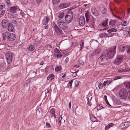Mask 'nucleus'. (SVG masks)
Listing matches in <instances>:
<instances>
[{
    "label": "nucleus",
    "mask_w": 130,
    "mask_h": 130,
    "mask_svg": "<svg viewBox=\"0 0 130 130\" xmlns=\"http://www.w3.org/2000/svg\"><path fill=\"white\" fill-rule=\"evenodd\" d=\"M86 21L87 23H88L89 21H90V23L92 25L91 27L92 28H94L95 25V19L93 18L91 19L90 18V15L89 14V13L88 12L86 13L85 14Z\"/></svg>",
    "instance_id": "f257e3e1"
},
{
    "label": "nucleus",
    "mask_w": 130,
    "mask_h": 130,
    "mask_svg": "<svg viewBox=\"0 0 130 130\" xmlns=\"http://www.w3.org/2000/svg\"><path fill=\"white\" fill-rule=\"evenodd\" d=\"M116 46H114L110 48L107 53V56L108 58H111L113 57L116 54Z\"/></svg>",
    "instance_id": "f03ea898"
},
{
    "label": "nucleus",
    "mask_w": 130,
    "mask_h": 130,
    "mask_svg": "<svg viewBox=\"0 0 130 130\" xmlns=\"http://www.w3.org/2000/svg\"><path fill=\"white\" fill-rule=\"evenodd\" d=\"M73 16V12L71 10L69 11L65 16V21L67 23H70L72 20Z\"/></svg>",
    "instance_id": "7ed1b4c3"
},
{
    "label": "nucleus",
    "mask_w": 130,
    "mask_h": 130,
    "mask_svg": "<svg viewBox=\"0 0 130 130\" xmlns=\"http://www.w3.org/2000/svg\"><path fill=\"white\" fill-rule=\"evenodd\" d=\"M119 95L121 99H125L128 96V92L125 89L122 88L119 90Z\"/></svg>",
    "instance_id": "20e7f679"
},
{
    "label": "nucleus",
    "mask_w": 130,
    "mask_h": 130,
    "mask_svg": "<svg viewBox=\"0 0 130 130\" xmlns=\"http://www.w3.org/2000/svg\"><path fill=\"white\" fill-rule=\"evenodd\" d=\"M57 23L59 27L63 30L66 29L67 28L66 23L62 20H58L57 21Z\"/></svg>",
    "instance_id": "39448f33"
},
{
    "label": "nucleus",
    "mask_w": 130,
    "mask_h": 130,
    "mask_svg": "<svg viewBox=\"0 0 130 130\" xmlns=\"http://www.w3.org/2000/svg\"><path fill=\"white\" fill-rule=\"evenodd\" d=\"M123 58L122 56L118 55L116 57L114 61V63L117 65H119L123 61Z\"/></svg>",
    "instance_id": "423d86ee"
},
{
    "label": "nucleus",
    "mask_w": 130,
    "mask_h": 130,
    "mask_svg": "<svg viewBox=\"0 0 130 130\" xmlns=\"http://www.w3.org/2000/svg\"><path fill=\"white\" fill-rule=\"evenodd\" d=\"M6 61L8 64H10L12 60V54L11 52H8L5 54Z\"/></svg>",
    "instance_id": "0eeeda50"
},
{
    "label": "nucleus",
    "mask_w": 130,
    "mask_h": 130,
    "mask_svg": "<svg viewBox=\"0 0 130 130\" xmlns=\"http://www.w3.org/2000/svg\"><path fill=\"white\" fill-rule=\"evenodd\" d=\"M107 57L106 56V54H102L99 57L98 59L99 61L100 62L99 64L101 65L103 64L102 63H101V62H105L107 60Z\"/></svg>",
    "instance_id": "6e6552de"
},
{
    "label": "nucleus",
    "mask_w": 130,
    "mask_h": 130,
    "mask_svg": "<svg viewBox=\"0 0 130 130\" xmlns=\"http://www.w3.org/2000/svg\"><path fill=\"white\" fill-rule=\"evenodd\" d=\"M10 33L8 32H6L3 34V39L7 41H10Z\"/></svg>",
    "instance_id": "1a4fd4ad"
},
{
    "label": "nucleus",
    "mask_w": 130,
    "mask_h": 130,
    "mask_svg": "<svg viewBox=\"0 0 130 130\" xmlns=\"http://www.w3.org/2000/svg\"><path fill=\"white\" fill-rule=\"evenodd\" d=\"M54 29L56 33L58 35H60L62 34V30L60 28H59L56 25H54Z\"/></svg>",
    "instance_id": "9d476101"
},
{
    "label": "nucleus",
    "mask_w": 130,
    "mask_h": 130,
    "mask_svg": "<svg viewBox=\"0 0 130 130\" xmlns=\"http://www.w3.org/2000/svg\"><path fill=\"white\" fill-rule=\"evenodd\" d=\"M107 31L109 33L108 34H107L108 37H111L114 35V34L113 32H116L117 30L116 29L112 28L111 29L108 30Z\"/></svg>",
    "instance_id": "9b49d317"
},
{
    "label": "nucleus",
    "mask_w": 130,
    "mask_h": 130,
    "mask_svg": "<svg viewBox=\"0 0 130 130\" xmlns=\"http://www.w3.org/2000/svg\"><path fill=\"white\" fill-rule=\"evenodd\" d=\"M85 23V20L84 16H81L79 19V23L80 25H83Z\"/></svg>",
    "instance_id": "f8f14e48"
},
{
    "label": "nucleus",
    "mask_w": 130,
    "mask_h": 130,
    "mask_svg": "<svg viewBox=\"0 0 130 130\" xmlns=\"http://www.w3.org/2000/svg\"><path fill=\"white\" fill-rule=\"evenodd\" d=\"M127 45L123 44L120 45L119 46V49L121 52H124L126 49Z\"/></svg>",
    "instance_id": "ddd939ff"
},
{
    "label": "nucleus",
    "mask_w": 130,
    "mask_h": 130,
    "mask_svg": "<svg viewBox=\"0 0 130 130\" xmlns=\"http://www.w3.org/2000/svg\"><path fill=\"white\" fill-rule=\"evenodd\" d=\"M9 23L7 21L5 20H3L2 22V26L4 28H6Z\"/></svg>",
    "instance_id": "4468645a"
},
{
    "label": "nucleus",
    "mask_w": 130,
    "mask_h": 130,
    "mask_svg": "<svg viewBox=\"0 0 130 130\" xmlns=\"http://www.w3.org/2000/svg\"><path fill=\"white\" fill-rule=\"evenodd\" d=\"M17 8L16 6H13L10 8L9 11L13 13H15L17 12Z\"/></svg>",
    "instance_id": "2eb2a0df"
},
{
    "label": "nucleus",
    "mask_w": 130,
    "mask_h": 130,
    "mask_svg": "<svg viewBox=\"0 0 130 130\" xmlns=\"http://www.w3.org/2000/svg\"><path fill=\"white\" fill-rule=\"evenodd\" d=\"M50 20V19L48 17H45L43 19L42 21V24L44 25H45L47 24L49 21Z\"/></svg>",
    "instance_id": "dca6fc26"
},
{
    "label": "nucleus",
    "mask_w": 130,
    "mask_h": 130,
    "mask_svg": "<svg viewBox=\"0 0 130 130\" xmlns=\"http://www.w3.org/2000/svg\"><path fill=\"white\" fill-rule=\"evenodd\" d=\"M8 30L9 31L12 32L14 30V28L12 24H9L8 27Z\"/></svg>",
    "instance_id": "f3484780"
},
{
    "label": "nucleus",
    "mask_w": 130,
    "mask_h": 130,
    "mask_svg": "<svg viewBox=\"0 0 130 130\" xmlns=\"http://www.w3.org/2000/svg\"><path fill=\"white\" fill-rule=\"evenodd\" d=\"M50 113L51 114V117H54V119L56 118V116L55 112V109L54 108H52L50 111Z\"/></svg>",
    "instance_id": "a211bd4d"
},
{
    "label": "nucleus",
    "mask_w": 130,
    "mask_h": 130,
    "mask_svg": "<svg viewBox=\"0 0 130 130\" xmlns=\"http://www.w3.org/2000/svg\"><path fill=\"white\" fill-rule=\"evenodd\" d=\"M113 103L114 104L118 105L120 104L121 102L119 99L117 98H115L113 100Z\"/></svg>",
    "instance_id": "6ab92c4d"
},
{
    "label": "nucleus",
    "mask_w": 130,
    "mask_h": 130,
    "mask_svg": "<svg viewBox=\"0 0 130 130\" xmlns=\"http://www.w3.org/2000/svg\"><path fill=\"white\" fill-rule=\"evenodd\" d=\"M68 4L66 3L61 4L59 6V7L60 9H62L68 7L69 6Z\"/></svg>",
    "instance_id": "aec40b11"
},
{
    "label": "nucleus",
    "mask_w": 130,
    "mask_h": 130,
    "mask_svg": "<svg viewBox=\"0 0 130 130\" xmlns=\"http://www.w3.org/2000/svg\"><path fill=\"white\" fill-rule=\"evenodd\" d=\"M10 41H12L14 40L16 38L15 35L14 34L10 33Z\"/></svg>",
    "instance_id": "412c9836"
},
{
    "label": "nucleus",
    "mask_w": 130,
    "mask_h": 130,
    "mask_svg": "<svg viewBox=\"0 0 130 130\" xmlns=\"http://www.w3.org/2000/svg\"><path fill=\"white\" fill-rule=\"evenodd\" d=\"M124 84L125 87L127 89H130V82L126 81L124 83Z\"/></svg>",
    "instance_id": "4be33fe9"
},
{
    "label": "nucleus",
    "mask_w": 130,
    "mask_h": 130,
    "mask_svg": "<svg viewBox=\"0 0 130 130\" xmlns=\"http://www.w3.org/2000/svg\"><path fill=\"white\" fill-rule=\"evenodd\" d=\"M35 48V46L32 45H30L27 48V49L29 50L30 51H32Z\"/></svg>",
    "instance_id": "5701e85b"
},
{
    "label": "nucleus",
    "mask_w": 130,
    "mask_h": 130,
    "mask_svg": "<svg viewBox=\"0 0 130 130\" xmlns=\"http://www.w3.org/2000/svg\"><path fill=\"white\" fill-rule=\"evenodd\" d=\"M117 22L116 20H111L110 21L109 24L112 26H114L116 24Z\"/></svg>",
    "instance_id": "b1692460"
},
{
    "label": "nucleus",
    "mask_w": 130,
    "mask_h": 130,
    "mask_svg": "<svg viewBox=\"0 0 130 130\" xmlns=\"http://www.w3.org/2000/svg\"><path fill=\"white\" fill-rule=\"evenodd\" d=\"M130 125L129 123L128 122H126L124 123L123 124V128L125 129L128 127Z\"/></svg>",
    "instance_id": "393cba45"
},
{
    "label": "nucleus",
    "mask_w": 130,
    "mask_h": 130,
    "mask_svg": "<svg viewBox=\"0 0 130 130\" xmlns=\"http://www.w3.org/2000/svg\"><path fill=\"white\" fill-rule=\"evenodd\" d=\"M114 124L113 123H111L107 125L106 126L105 128V130H107L110 127L113 126Z\"/></svg>",
    "instance_id": "a878e982"
},
{
    "label": "nucleus",
    "mask_w": 130,
    "mask_h": 130,
    "mask_svg": "<svg viewBox=\"0 0 130 130\" xmlns=\"http://www.w3.org/2000/svg\"><path fill=\"white\" fill-rule=\"evenodd\" d=\"M91 11L93 14L95 16L98 15V14L97 11V10L93 9L91 10Z\"/></svg>",
    "instance_id": "bb28decb"
},
{
    "label": "nucleus",
    "mask_w": 130,
    "mask_h": 130,
    "mask_svg": "<svg viewBox=\"0 0 130 130\" xmlns=\"http://www.w3.org/2000/svg\"><path fill=\"white\" fill-rule=\"evenodd\" d=\"M54 76L53 74H52L51 75H49L48 77H47V80H49L51 79V80L52 81L54 78Z\"/></svg>",
    "instance_id": "cd10ccee"
},
{
    "label": "nucleus",
    "mask_w": 130,
    "mask_h": 130,
    "mask_svg": "<svg viewBox=\"0 0 130 130\" xmlns=\"http://www.w3.org/2000/svg\"><path fill=\"white\" fill-rule=\"evenodd\" d=\"M99 36L101 38H103V37H108V35L105 33H101L99 35Z\"/></svg>",
    "instance_id": "c85d7f7f"
},
{
    "label": "nucleus",
    "mask_w": 130,
    "mask_h": 130,
    "mask_svg": "<svg viewBox=\"0 0 130 130\" xmlns=\"http://www.w3.org/2000/svg\"><path fill=\"white\" fill-rule=\"evenodd\" d=\"M56 57L57 58H60L62 57L63 55L62 53L60 52L59 53L57 54H55Z\"/></svg>",
    "instance_id": "c756f323"
},
{
    "label": "nucleus",
    "mask_w": 130,
    "mask_h": 130,
    "mask_svg": "<svg viewBox=\"0 0 130 130\" xmlns=\"http://www.w3.org/2000/svg\"><path fill=\"white\" fill-rule=\"evenodd\" d=\"M99 89H103L104 87L102 83L100 82H99L98 83Z\"/></svg>",
    "instance_id": "7c9ffc66"
},
{
    "label": "nucleus",
    "mask_w": 130,
    "mask_h": 130,
    "mask_svg": "<svg viewBox=\"0 0 130 130\" xmlns=\"http://www.w3.org/2000/svg\"><path fill=\"white\" fill-rule=\"evenodd\" d=\"M102 13L104 14H106L107 13V9L105 8H103L101 9Z\"/></svg>",
    "instance_id": "2f4dec72"
},
{
    "label": "nucleus",
    "mask_w": 130,
    "mask_h": 130,
    "mask_svg": "<svg viewBox=\"0 0 130 130\" xmlns=\"http://www.w3.org/2000/svg\"><path fill=\"white\" fill-rule=\"evenodd\" d=\"M6 65L5 63L4 62L0 64V70L3 69L6 66Z\"/></svg>",
    "instance_id": "473e14b6"
},
{
    "label": "nucleus",
    "mask_w": 130,
    "mask_h": 130,
    "mask_svg": "<svg viewBox=\"0 0 130 130\" xmlns=\"http://www.w3.org/2000/svg\"><path fill=\"white\" fill-rule=\"evenodd\" d=\"M126 50L127 51V53L130 55V46L129 45H127Z\"/></svg>",
    "instance_id": "72a5a7b5"
},
{
    "label": "nucleus",
    "mask_w": 130,
    "mask_h": 130,
    "mask_svg": "<svg viewBox=\"0 0 130 130\" xmlns=\"http://www.w3.org/2000/svg\"><path fill=\"white\" fill-rule=\"evenodd\" d=\"M108 20V19H107L106 21L102 23V25L103 26H104L105 27L107 26V23Z\"/></svg>",
    "instance_id": "f704fd0d"
},
{
    "label": "nucleus",
    "mask_w": 130,
    "mask_h": 130,
    "mask_svg": "<svg viewBox=\"0 0 130 130\" xmlns=\"http://www.w3.org/2000/svg\"><path fill=\"white\" fill-rule=\"evenodd\" d=\"M103 108V106H102V105L101 104L98 105L97 107V109L99 110Z\"/></svg>",
    "instance_id": "c9c22d12"
},
{
    "label": "nucleus",
    "mask_w": 130,
    "mask_h": 130,
    "mask_svg": "<svg viewBox=\"0 0 130 130\" xmlns=\"http://www.w3.org/2000/svg\"><path fill=\"white\" fill-rule=\"evenodd\" d=\"M73 82V80H71L69 82V83L68 84V87L69 88H71V86L72 84V83Z\"/></svg>",
    "instance_id": "e433bc0d"
},
{
    "label": "nucleus",
    "mask_w": 130,
    "mask_h": 130,
    "mask_svg": "<svg viewBox=\"0 0 130 130\" xmlns=\"http://www.w3.org/2000/svg\"><path fill=\"white\" fill-rule=\"evenodd\" d=\"M64 16V14L63 13H60L58 17L59 19L62 18Z\"/></svg>",
    "instance_id": "4c0bfd02"
},
{
    "label": "nucleus",
    "mask_w": 130,
    "mask_h": 130,
    "mask_svg": "<svg viewBox=\"0 0 130 130\" xmlns=\"http://www.w3.org/2000/svg\"><path fill=\"white\" fill-rule=\"evenodd\" d=\"M60 0H52L53 3L54 5L57 4L60 2Z\"/></svg>",
    "instance_id": "58836bf2"
},
{
    "label": "nucleus",
    "mask_w": 130,
    "mask_h": 130,
    "mask_svg": "<svg viewBox=\"0 0 130 130\" xmlns=\"http://www.w3.org/2000/svg\"><path fill=\"white\" fill-rule=\"evenodd\" d=\"M61 69V68L60 66H57L55 68V70L56 71H59Z\"/></svg>",
    "instance_id": "ea45409f"
},
{
    "label": "nucleus",
    "mask_w": 130,
    "mask_h": 130,
    "mask_svg": "<svg viewBox=\"0 0 130 130\" xmlns=\"http://www.w3.org/2000/svg\"><path fill=\"white\" fill-rule=\"evenodd\" d=\"M54 52H55V54H57L59 53L60 52L57 49V48H56L54 49Z\"/></svg>",
    "instance_id": "a19ab883"
},
{
    "label": "nucleus",
    "mask_w": 130,
    "mask_h": 130,
    "mask_svg": "<svg viewBox=\"0 0 130 130\" xmlns=\"http://www.w3.org/2000/svg\"><path fill=\"white\" fill-rule=\"evenodd\" d=\"M101 51V50L100 49V47H98L97 49L96 50L94 51L96 54H99Z\"/></svg>",
    "instance_id": "79ce46f5"
},
{
    "label": "nucleus",
    "mask_w": 130,
    "mask_h": 130,
    "mask_svg": "<svg viewBox=\"0 0 130 130\" xmlns=\"http://www.w3.org/2000/svg\"><path fill=\"white\" fill-rule=\"evenodd\" d=\"M79 81L75 80V81L74 83L75 86V87H77L79 84Z\"/></svg>",
    "instance_id": "37998d69"
},
{
    "label": "nucleus",
    "mask_w": 130,
    "mask_h": 130,
    "mask_svg": "<svg viewBox=\"0 0 130 130\" xmlns=\"http://www.w3.org/2000/svg\"><path fill=\"white\" fill-rule=\"evenodd\" d=\"M19 15V17L21 18H22L23 16V11H21L20 12V14Z\"/></svg>",
    "instance_id": "c03bdc74"
},
{
    "label": "nucleus",
    "mask_w": 130,
    "mask_h": 130,
    "mask_svg": "<svg viewBox=\"0 0 130 130\" xmlns=\"http://www.w3.org/2000/svg\"><path fill=\"white\" fill-rule=\"evenodd\" d=\"M84 42H82V43L80 44V51L82 50L83 48V47L84 46Z\"/></svg>",
    "instance_id": "a18cd8bd"
},
{
    "label": "nucleus",
    "mask_w": 130,
    "mask_h": 130,
    "mask_svg": "<svg viewBox=\"0 0 130 130\" xmlns=\"http://www.w3.org/2000/svg\"><path fill=\"white\" fill-rule=\"evenodd\" d=\"M127 22L125 21H124L122 23V25L124 26H126L127 25Z\"/></svg>",
    "instance_id": "49530a36"
},
{
    "label": "nucleus",
    "mask_w": 130,
    "mask_h": 130,
    "mask_svg": "<svg viewBox=\"0 0 130 130\" xmlns=\"http://www.w3.org/2000/svg\"><path fill=\"white\" fill-rule=\"evenodd\" d=\"M5 12V11L4 10H3L2 11V12L0 14V17H1L3 15Z\"/></svg>",
    "instance_id": "de8ad7c7"
},
{
    "label": "nucleus",
    "mask_w": 130,
    "mask_h": 130,
    "mask_svg": "<svg viewBox=\"0 0 130 130\" xmlns=\"http://www.w3.org/2000/svg\"><path fill=\"white\" fill-rule=\"evenodd\" d=\"M106 81L107 82V84L108 86L112 82V81L111 80H106Z\"/></svg>",
    "instance_id": "09e8293b"
},
{
    "label": "nucleus",
    "mask_w": 130,
    "mask_h": 130,
    "mask_svg": "<svg viewBox=\"0 0 130 130\" xmlns=\"http://www.w3.org/2000/svg\"><path fill=\"white\" fill-rule=\"evenodd\" d=\"M5 7V5H0V10H2Z\"/></svg>",
    "instance_id": "8fccbe9b"
},
{
    "label": "nucleus",
    "mask_w": 130,
    "mask_h": 130,
    "mask_svg": "<svg viewBox=\"0 0 130 130\" xmlns=\"http://www.w3.org/2000/svg\"><path fill=\"white\" fill-rule=\"evenodd\" d=\"M73 76L75 77L77 76V73L76 72H74L72 74Z\"/></svg>",
    "instance_id": "3c124183"
},
{
    "label": "nucleus",
    "mask_w": 130,
    "mask_h": 130,
    "mask_svg": "<svg viewBox=\"0 0 130 130\" xmlns=\"http://www.w3.org/2000/svg\"><path fill=\"white\" fill-rule=\"evenodd\" d=\"M121 78L120 76H116L114 78V80H117Z\"/></svg>",
    "instance_id": "603ef678"
},
{
    "label": "nucleus",
    "mask_w": 130,
    "mask_h": 130,
    "mask_svg": "<svg viewBox=\"0 0 130 130\" xmlns=\"http://www.w3.org/2000/svg\"><path fill=\"white\" fill-rule=\"evenodd\" d=\"M96 54V52H95L94 51L92 53H91V55L92 56H94Z\"/></svg>",
    "instance_id": "864d4df0"
},
{
    "label": "nucleus",
    "mask_w": 130,
    "mask_h": 130,
    "mask_svg": "<svg viewBox=\"0 0 130 130\" xmlns=\"http://www.w3.org/2000/svg\"><path fill=\"white\" fill-rule=\"evenodd\" d=\"M46 126L50 128V127L51 125L50 124L47 122L46 123Z\"/></svg>",
    "instance_id": "5fc2aeb1"
},
{
    "label": "nucleus",
    "mask_w": 130,
    "mask_h": 130,
    "mask_svg": "<svg viewBox=\"0 0 130 130\" xmlns=\"http://www.w3.org/2000/svg\"><path fill=\"white\" fill-rule=\"evenodd\" d=\"M121 72H122V73L124 72H127V71L125 69H123L121 70Z\"/></svg>",
    "instance_id": "6e6d98bb"
},
{
    "label": "nucleus",
    "mask_w": 130,
    "mask_h": 130,
    "mask_svg": "<svg viewBox=\"0 0 130 130\" xmlns=\"http://www.w3.org/2000/svg\"><path fill=\"white\" fill-rule=\"evenodd\" d=\"M107 82L106 81H105L104 82L103 84V86L104 87H105L107 84Z\"/></svg>",
    "instance_id": "4d7b16f0"
},
{
    "label": "nucleus",
    "mask_w": 130,
    "mask_h": 130,
    "mask_svg": "<svg viewBox=\"0 0 130 130\" xmlns=\"http://www.w3.org/2000/svg\"><path fill=\"white\" fill-rule=\"evenodd\" d=\"M47 48H49L50 49L51 48H52L51 45L50 44H48L47 45Z\"/></svg>",
    "instance_id": "13d9d810"
},
{
    "label": "nucleus",
    "mask_w": 130,
    "mask_h": 130,
    "mask_svg": "<svg viewBox=\"0 0 130 130\" xmlns=\"http://www.w3.org/2000/svg\"><path fill=\"white\" fill-rule=\"evenodd\" d=\"M32 74L34 75V76H32V78H34V77H35V75H36V72H34V71L32 73Z\"/></svg>",
    "instance_id": "bf43d9fd"
},
{
    "label": "nucleus",
    "mask_w": 130,
    "mask_h": 130,
    "mask_svg": "<svg viewBox=\"0 0 130 130\" xmlns=\"http://www.w3.org/2000/svg\"><path fill=\"white\" fill-rule=\"evenodd\" d=\"M6 2L7 4H9L10 3V2L9 0H6Z\"/></svg>",
    "instance_id": "052dcab7"
},
{
    "label": "nucleus",
    "mask_w": 130,
    "mask_h": 130,
    "mask_svg": "<svg viewBox=\"0 0 130 130\" xmlns=\"http://www.w3.org/2000/svg\"><path fill=\"white\" fill-rule=\"evenodd\" d=\"M37 3L39 4L41 2L42 0H36Z\"/></svg>",
    "instance_id": "680f3d73"
},
{
    "label": "nucleus",
    "mask_w": 130,
    "mask_h": 130,
    "mask_svg": "<svg viewBox=\"0 0 130 130\" xmlns=\"http://www.w3.org/2000/svg\"><path fill=\"white\" fill-rule=\"evenodd\" d=\"M106 104L109 105L110 107H111V106L109 104V102H108V101H107L106 102Z\"/></svg>",
    "instance_id": "e2e57ef3"
},
{
    "label": "nucleus",
    "mask_w": 130,
    "mask_h": 130,
    "mask_svg": "<svg viewBox=\"0 0 130 130\" xmlns=\"http://www.w3.org/2000/svg\"><path fill=\"white\" fill-rule=\"evenodd\" d=\"M104 99L105 100V102L108 101V100L107 99V96L106 95H105L104 97Z\"/></svg>",
    "instance_id": "0e129e2a"
},
{
    "label": "nucleus",
    "mask_w": 130,
    "mask_h": 130,
    "mask_svg": "<svg viewBox=\"0 0 130 130\" xmlns=\"http://www.w3.org/2000/svg\"><path fill=\"white\" fill-rule=\"evenodd\" d=\"M113 14V16H114L115 17H117L119 19H121V18L120 17H117V16H116V15H115L114 14H113V13H112Z\"/></svg>",
    "instance_id": "69168bd1"
},
{
    "label": "nucleus",
    "mask_w": 130,
    "mask_h": 130,
    "mask_svg": "<svg viewBox=\"0 0 130 130\" xmlns=\"http://www.w3.org/2000/svg\"><path fill=\"white\" fill-rule=\"evenodd\" d=\"M71 102H70L69 104V107L70 109L71 108Z\"/></svg>",
    "instance_id": "338daca9"
},
{
    "label": "nucleus",
    "mask_w": 130,
    "mask_h": 130,
    "mask_svg": "<svg viewBox=\"0 0 130 130\" xmlns=\"http://www.w3.org/2000/svg\"><path fill=\"white\" fill-rule=\"evenodd\" d=\"M80 63L82 65H84V63L83 61H80Z\"/></svg>",
    "instance_id": "774afa93"
}]
</instances>
